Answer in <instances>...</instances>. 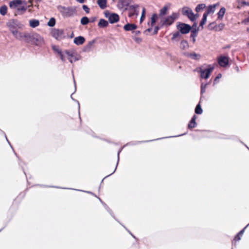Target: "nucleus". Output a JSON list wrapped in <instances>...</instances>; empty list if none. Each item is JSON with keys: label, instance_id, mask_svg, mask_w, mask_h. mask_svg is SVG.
Masks as SVG:
<instances>
[{"label": "nucleus", "instance_id": "a18cd8bd", "mask_svg": "<svg viewBox=\"0 0 249 249\" xmlns=\"http://www.w3.org/2000/svg\"><path fill=\"white\" fill-rule=\"evenodd\" d=\"M197 34H194L191 33V37L193 38V41L195 42L196 41V37Z\"/></svg>", "mask_w": 249, "mask_h": 249}, {"label": "nucleus", "instance_id": "20e7f679", "mask_svg": "<svg viewBox=\"0 0 249 249\" xmlns=\"http://www.w3.org/2000/svg\"><path fill=\"white\" fill-rule=\"evenodd\" d=\"M10 31H13L18 28H22L23 25L16 19H11L6 23Z\"/></svg>", "mask_w": 249, "mask_h": 249}, {"label": "nucleus", "instance_id": "09e8293b", "mask_svg": "<svg viewBox=\"0 0 249 249\" xmlns=\"http://www.w3.org/2000/svg\"><path fill=\"white\" fill-rule=\"evenodd\" d=\"M242 4H243V5H248V4H249V3H248L246 1H243V2H242Z\"/></svg>", "mask_w": 249, "mask_h": 249}, {"label": "nucleus", "instance_id": "cd10ccee", "mask_svg": "<svg viewBox=\"0 0 249 249\" xmlns=\"http://www.w3.org/2000/svg\"><path fill=\"white\" fill-rule=\"evenodd\" d=\"M245 229V228L242 230L241 231H240L239 232H238V234L235 235L234 238V241L235 242H237L241 240V237L243 234Z\"/></svg>", "mask_w": 249, "mask_h": 249}, {"label": "nucleus", "instance_id": "4468645a", "mask_svg": "<svg viewBox=\"0 0 249 249\" xmlns=\"http://www.w3.org/2000/svg\"><path fill=\"white\" fill-rule=\"evenodd\" d=\"M33 33H22V37L20 40L25 41L27 42H31Z\"/></svg>", "mask_w": 249, "mask_h": 249}, {"label": "nucleus", "instance_id": "bb28decb", "mask_svg": "<svg viewBox=\"0 0 249 249\" xmlns=\"http://www.w3.org/2000/svg\"><path fill=\"white\" fill-rule=\"evenodd\" d=\"M226 12V9L224 7H222L219 11L217 13L218 18L220 19H222L223 18V16Z\"/></svg>", "mask_w": 249, "mask_h": 249}, {"label": "nucleus", "instance_id": "de8ad7c7", "mask_svg": "<svg viewBox=\"0 0 249 249\" xmlns=\"http://www.w3.org/2000/svg\"><path fill=\"white\" fill-rule=\"evenodd\" d=\"M78 2L82 3L84 2L85 0H76Z\"/></svg>", "mask_w": 249, "mask_h": 249}, {"label": "nucleus", "instance_id": "b1692460", "mask_svg": "<svg viewBox=\"0 0 249 249\" xmlns=\"http://www.w3.org/2000/svg\"><path fill=\"white\" fill-rule=\"evenodd\" d=\"M119 0V6L120 8H124L125 9H127V7L128 5V2L125 1V0Z\"/></svg>", "mask_w": 249, "mask_h": 249}, {"label": "nucleus", "instance_id": "0eeeda50", "mask_svg": "<svg viewBox=\"0 0 249 249\" xmlns=\"http://www.w3.org/2000/svg\"><path fill=\"white\" fill-rule=\"evenodd\" d=\"M51 35L57 40H60L64 37L63 30L58 29H52Z\"/></svg>", "mask_w": 249, "mask_h": 249}, {"label": "nucleus", "instance_id": "1a4fd4ad", "mask_svg": "<svg viewBox=\"0 0 249 249\" xmlns=\"http://www.w3.org/2000/svg\"><path fill=\"white\" fill-rule=\"evenodd\" d=\"M64 54L65 56L66 55V57L68 58L71 63H73V62L78 60V58L76 55L75 53L73 52L65 51L64 52Z\"/></svg>", "mask_w": 249, "mask_h": 249}, {"label": "nucleus", "instance_id": "5fc2aeb1", "mask_svg": "<svg viewBox=\"0 0 249 249\" xmlns=\"http://www.w3.org/2000/svg\"><path fill=\"white\" fill-rule=\"evenodd\" d=\"M247 45L248 46H249V42H248V43L247 44Z\"/></svg>", "mask_w": 249, "mask_h": 249}, {"label": "nucleus", "instance_id": "f8f14e48", "mask_svg": "<svg viewBox=\"0 0 249 249\" xmlns=\"http://www.w3.org/2000/svg\"><path fill=\"white\" fill-rule=\"evenodd\" d=\"M213 70V67H211L208 69H206L204 70L201 71V76L203 78L207 79Z\"/></svg>", "mask_w": 249, "mask_h": 249}, {"label": "nucleus", "instance_id": "c03bdc74", "mask_svg": "<svg viewBox=\"0 0 249 249\" xmlns=\"http://www.w3.org/2000/svg\"><path fill=\"white\" fill-rule=\"evenodd\" d=\"M249 22V15L247 18H245L242 21V23L244 24H248Z\"/></svg>", "mask_w": 249, "mask_h": 249}, {"label": "nucleus", "instance_id": "dca6fc26", "mask_svg": "<svg viewBox=\"0 0 249 249\" xmlns=\"http://www.w3.org/2000/svg\"><path fill=\"white\" fill-rule=\"evenodd\" d=\"M52 48H53V50L54 51H55L58 54H59V55H60L61 59L63 61H65V57H66V56H65L64 53H63L62 52V51L60 50V49L59 48V47L58 46H53L52 47Z\"/></svg>", "mask_w": 249, "mask_h": 249}, {"label": "nucleus", "instance_id": "39448f33", "mask_svg": "<svg viewBox=\"0 0 249 249\" xmlns=\"http://www.w3.org/2000/svg\"><path fill=\"white\" fill-rule=\"evenodd\" d=\"M105 16L111 24L116 23L119 20V16L116 13H111L109 12L105 13Z\"/></svg>", "mask_w": 249, "mask_h": 249}, {"label": "nucleus", "instance_id": "393cba45", "mask_svg": "<svg viewBox=\"0 0 249 249\" xmlns=\"http://www.w3.org/2000/svg\"><path fill=\"white\" fill-rule=\"evenodd\" d=\"M97 4L102 9L107 7V0H97Z\"/></svg>", "mask_w": 249, "mask_h": 249}, {"label": "nucleus", "instance_id": "a19ab883", "mask_svg": "<svg viewBox=\"0 0 249 249\" xmlns=\"http://www.w3.org/2000/svg\"><path fill=\"white\" fill-rule=\"evenodd\" d=\"M224 26L225 24L224 23H220L217 26V30L218 31H221L224 28Z\"/></svg>", "mask_w": 249, "mask_h": 249}, {"label": "nucleus", "instance_id": "3c124183", "mask_svg": "<svg viewBox=\"0 0 249 249\" xmlns=\"http://www.w3.org/2000/svg\"><path fill=\"white\" fill-rule=\"evenodd\" d=\"M147 31L148 32H150V31H151V28H148V29L147 30Z\"/></svg>", "mask_w": 249, "mask_h": 249}, {"label": "nucleus", "instance_id": "c756f323", "mask_svg": "<svg viewBox=\"0 0 249 249\" xmlns=\"http://www.w3.org/2000/svg\"><path fill=\"white\" fill-rule=\"evenodd\" d=\"M7 7L4 5L0 7V14L2 16H5L7 14Z\"/></svg>", "mask_w": 249, "mask_h": 249}, {"label": "nucleus", "instance_id": "72a5a7b5", "mask_svg": "<svg viewBox=\"0 0 249 249\" xmlns=\"http://www.w3.org/2000/svg\"><path fill=\"white\" fill-rule=\"evenodd\" d=\"M206 6L205 4H199L196 8V11L197 12L203 9Z\"/></svg>", "mask_w": 249, "mask_h": 249}, {"label": "nucleus", "instance_id": "ddd939ff", "mask_svg": "<svg viewBox=\"0 0 249 249\" xmlns=\"http://www.w3.org/2000/svg\"><path fill=\"white\" fill-rule=\"evenodd\" d=\"M63 13L67 16H71L75 13V9L71 7H63Z\"/></svg>", "mask_w": 249, "mask_h": 249}, {"label": "nucleus", "instance_id": "6e6552de", "mask_svg": "<svg viewBox=\"0 0 249 249\" xmlns=\"http://www.w3.org/2000/svg\"><path fill=\"white\" fill-rule=\"evenodd\" d=\"M44 42L43 38L36 33H33L31 43L36 45H41Z\"/></svg>", "mask_w": 249, "mask_h": 249}, {"label": "nucleus", "instance_id": "4be33fe9", "mask_svg": "<svg viewBox=\"0 0 249 249\" xmlns=\"http://www.w3.org/2000/svg\"><path fill=\"white\" fill-rule=\"evenodd\" d=\"M185 55L191 57V58L195 60H198L200 58L201 55L199 54H197L195 53H185Z\"/></svg>", "mask_w": 249, "mask_h": 249}, {"label": "nucleus", "instance_id": "412c9836", "mask_svg": "<svg viewBox=\"0 0 249 249\" xmlns=\"http://www.w3.org/2000/svg\"><path fill=\"white\" fill-rule=\"evenodd\" d=\"M189 45L188 42L186 40H183L180 42L179 48L182 50H187L189 48Z\"/></svg>", "mask_w": 249, "mask_h": 249}, {"label": "nucleus", "instance_id": "2eb2a0df", "mask_svg": "<svg viewBox=\"0 0 249 249\" xmlns=\"http://www.w3.org/2000/svg\"><path fill=\"white\" fill-rule=\"evenodd\" d=\"M169 8V6L165 5L161 9H160L159 16V18H161V19H162V18H164V17H163V16L166 15L168 13Z\"/></svg>", "mask_w": 249, "mask_h": 249}, {"label": "nucleus", "instance_id": "e433bc0d", "mask_svg": "<svg viewBox=\"0 0 249 249\" xmlns=\"http://www.w3.org/2000/svg\"><path fill=\"white\" fill-rule=\"evenodd\" d=\"M158 16L156 14H153L151 17V25L153 26L156 22Z\"/></svg>", "mask_w": 249, "mask_h": 249}, {"label": "nucleus", "instance_id": "a878e982", "mask_svg": "<svg viewBox=\"0 0 249 249\" xmlns=\"http://www.w3.org/2000/svg\"><path fill=\"white\" fill-rule=\"evenodd\" d=\"M30 26L32 28H35L39 24V21L36 19H31L29 21Z\"/></svg>", "mask_w": 249, "mask_h": 249}, {"label": "nucleus", "instance_id": "f03ea898", "mask_svg": "<svg viewBox=\"0 0 249 249\" xmlns=\"http://www.w3.org/2000/svg\"><path fill=\"white\" fill-rule=\"evenodd\" d=\"M179 14L178 13H172L170 16L164 17L161 19L160 22L162 25L170 26L179 17Z\"/></svg>", "mask_w": 249, "mask_h": 249}, {"label": "nucleus", "instance_id": "37998d69", "mask_svg": "<svg viewBox=\"0 0 249 249\" xmlns=\"http://www.w3.org/2000/svg\"><path fill=\"white\" fill-rule=\"evenodd\" d=\"M83 9L84 10V11L87 13H89V9L88 8V7L87 5H84L82 6Z\"/></svg>", "mask_w": 249, "mask_h": 249}, {"label": "nucleus", "instance_id": "c85d7f7f", "mask_svg": "<svg viewBox=\"0 0 249 249\" xmlns=\"http://www.w3.org/2000/svg\"><path fill=\"white\" fill-rule=\"evenodd\" d=\"M196 116L194 115L192 118L190 123L188 124V127L189 128H192L195 127L196 125Z\"/></svg>", "mask_w": 249, "mask_h": 249}, {"label": "nucleus", "instance_id": "6e6d98bb", "mask_svg": "<svg viewBox=\"0 0 249 249\" xmlns=\"http://www.w3.org/2000/svg\"><path fill=\"white\" fill-rule=\"evenodd\" d=\"M95 20V19H92V21H94Z\"/></svg>", "mask_w": 249, "mask_h": 249}, {"label": "nucleus", "instance_id": "7c9ffc66", "mask_svg": "<svg viewBox=\"0 0 249 249\" xmlns=\"http://www.w3.org/2000/svg\"><path fill=\"white\" fill-rule=\"evenodd\" d=\"M191 29H192V30H191L192 33L194 34H197V33L199 30V28L197 27V25L196 23H194L192 27H191Z\"/></svg>", "mask_w": 249, "mask_h": 249}, {"label": "nucleus", "instance_id": "4c0bfd02", "mask_svg": "<svg viewBox=\"0 0 249 249\" xmlns=\"http://www.w3.org/2000/svg\"><path fill=\"white\" fill-rule=\"evenodd\" d=\"M145 9L144 8H143L142 9V16H141V19H140V22L142 23V21L143 20V19H144L145 18Z\"/></svg>", "mask_w": 249, "mask_h": 249}, {"label": "nucleus", "instance_id": "4d7b16f0", "mask_svg": "<svg viewBox=\"0 0 249 249\" xmlns=\"http://www.w3.org/2000/svg\"><path fill=\"white\" fill-rule=\"evenodd\" d=\"M113 1H115V0H112Z\"/></svg>", "mask_w": 249, "mask_h": 249}, {"label": "nucleus", "instance_id": "9b49d317", "mask_svg": "<svg viewBox=\"0 0 249 249\" xmlns=\"http://www.w3.org/2000/svg\"><path fill=\"white\" fill-rule=\"evenodd\" d=\"M138 7H139V6L138 5H130L128 7V10L129 11L128 16L129 17H132L135 15L137 16L139 14V11L137 10V9L138 8Z\"/></svg>", "mask_w": 249, "mask_h": 249}, {"label": "nucleus", "instance_id": "473e14b6", "mask_svg": "<svg viewBox=\"0 0 249 249\" xmlns=\"http://www.w3.org/2000/svg\"><path fill=\"white\" fill-rule=\"evenodd\" d=\"M89 22V19L86 17H83L81 19V23L82 25H87Z\"/></svg>", "mask_w": 249, "mask_h": 249}, {"label": "nucleus", "instance_id": "7ed1b4c3", "mask_svg": "<svg viewBox=\"0 0 249 249\" xmlns=\"http://www.w3.org/2000/svg\"><path fill=\"white\" fill-rule=\"evenodd\" d=\"M182 14L183 15H185L191 20H195L198 17V15H194L193 11L189 8L184 7L182 8L181 10Z\"/></svg>", "mask_w": 249, "mask_h": 249}, {"label": "nucleus", "instance_id": "864d4df0", "mask_svg": "<svg viewBox=\"0 0 249 249\" xmlns=\"http://www.w3.org/2000/svg\"><path fill=\"white\" fill-rule=\"evenodd\" d=\"M247 31H248V32L249 33V28H248V29H247Z\"/></svg>", "mask_w": 249, "mask_h": 249}, {"label": "nucleus", "instance_id": "6ab92c4d", "mask_svg": "<svg viewBox=\"0 0 249 249\" xmlns=\"http://www.w3.org/2000/svg\"><path fill=\"white\" fill-rule=\"evenodd\" d=\"M73 41L74 43L77 45H82L85 41V39L82 36H79L78 37H75Z\"/></svg>", "mask_w": 249, "mask_h": 249}, {"label": "nucleus", "instance_id": "49530a36", "mask_svg": "<svg viewBox=\"0 0 249 249\" xmlns=\"http://www.w3.org/2000/svg\"><path fill=\"white\" fill-rule=\"evenodd\" d=\"M159 29V27L156 26L155 28V30H154V34H156L158 32V30Z\"/></svg>", "mask_w": 249, "mask_h": 249}, {"label": "nucleus", "instance_id": "9d476101", "mask_svg": "<svg viewBox=\"0 0 249 249\" xmlns=\"http://www.w3.org/2000/svg\"><path fill=\"white\" fill-rule=\"evenodd\" d=\"M219 65L222 67H225L229 64V57L225 56H220L217 59Z\"/></svg>", "mask_w": 249, "mask_h": 249}, {"label": "nucleus", "instance_id": "8fccbe9b", "mask_svg": "<svg viewBox=\"0 0 249 249\" xmlns=\"http://www.w3.org/2000/svg\"><path fill=\"white\" fill-rule=\"evenodd\" d=\"M221 76V74H219L216 78L215 80H216L218 78H219Z\"/></svg>", "mask_w": 249, "mask_h": 249}, {"label": "nucleus", "instance_id": "2f4dec72", "mask_svg": "<svg viewBox=\"0 0 249 249\" xmlns=\"http://www.w3.org/2000/svg\"><path fill=\"white\" fill-rule=\"evenodd\" d=\"M55 24V19L54 18H52L48 22L47 25L50 27H53Z\"/></svg>", "mask_w": 249, "mask_h": 249}, {"label": "nucleus", "instance_id": "aec40b11", "mask_svg": "<svg viewBox=\"0 0 249 249\" xmlns=\"http://www.w3.org/2000/svg\"><path fill=\"white\" fill-rule=\"evenodd\" d=\"M12 33L15 37L18 40H20L22 37V33L18 31L17 29H14L13 31H10Z\"/></svg>", "mask_w": 249, "mask_h": 249}, {"label": "nucleus", "instance_id": "603ef678", "mask_svg": "<svg viewBox=\"0 0 249 249\" xmlns=\"http://www.w3.org/2000/svg\"><path fill=\"white\" fill-rule=\"evenodd\" d=\"M140 31H137V32H136V34L137 35H138V34H140Z\"/></svg>", "mask_w": 249, "mask_h": 249}, {"label": "nucleus", "instance_id": "c9c22d12", "mask_svg": "<svg viewBox=\"0 0 249 249\" xmlns=\"http://www.w3.org/2000/svg\"><path fill=\"white\" fill-rule=\"evenodd\" d=\"M195 112L198 114H200L202 113V108L199 104H198L196 106V109H195Z\"/></svg>", "mask_w": 249, "mask_h": 249}, {"label": "nucleus", "instance_id": "ea45409f", "mask_svg": "<svg viewBox=\"0 0 249 249\" xmlns=\"http://www.w3.org/2000/svg\"><path fill=\"white\" fill-rule=\"evenodd\" d=\"M180 33L178 32H177L173 34V36L172 37V40L175 39L176 38L179 37L180 36Z\"/></svg>", "mask_w": 249, "mask_h": 249}, {"label": "nucleus", "instance_id": "f704fd0d", "mask_svg": "<svg viewBox=\"0 0 249 249\" xmlns=\"http://www.w3.org/2000/svg\"><path fill=\"white\" fill-rule=\"evenodd\" d=\"M207 16H208L206 15V14H203V18H202V20H201V21L200 22V26H201L202 28H203V26L206 23Z\"/></svg>", "mask_w": 249, "mask_h": 249}, {"label": "nucleus", "instance_id": "f257e3e1", "mask_svg": "<svg viewBox=\"0 0 249 249\" xmlns=\"http://www.w3.org/2000/svg\"><path fill=\"white\" fill-rule=\"evenodd\" d=\"M26 5V1L22 0H13L9 3V7L11 8H17L19 11L25 12L27 9Z\"/></svg>", "mask_w": 249, "mask_h": 249}, {"label": "nucleus", "instance_id": "5701e85b", "mask_svg": "<svg viewBox=\"0 0 249 249\" xmlns=\"http://www.w3.org/2000/svg\"><path fill=\"white\" fill-rule=\"evenodd\" d=\"M98 25L100 28H105L108 25V23L107 20L104 19H101L99 20Z\"/></svg>", "mask_w": 249, "mask_h": 249}, {"label": "nucleus", "instance_id": "79ce46f5", "mask_svg": "<svg viewBox=\"0 0 249 249\" xmlns=\"http://www.w3.org/2000/svg\"><path fill=\"white\" fill-rule=\"evenodd\" d=\"M206 86H207V84H201V92L202 93H204L205 92V89H206Z\"/></svg>", "mask_w": 249, "mask_h": 249}, {"label": "nucleus", "instance_id": "f3484780", "mask_svg": "<svg viewBox=\"0 0 249 249\" xmlns=\"http://www.w3.org/2000/svg\"><path fill=\"white\" fill-rule=\"evenodd\" d=\"M219 3H217L213 5H209L207 8V11L204 14L208 16L209 14L213 13L216 7L219 6Z\"/></svg>", "mask_w": 249, "mask_h": 249}, {"label": "nucleus", "instance_id": "a211bd4d", "mask_svg": "<svg viewBox=\"0 0 249 249\" xmlns=\"http://www.w3.org/2000/svg\"><path fill=\"white\" fill-rule=\"evenodd\" d=\"M137 28V26L135 24L127 23L124 26V29L126 31H132Z\"/></svg>", "mask_w": 249, "mask_h": 249}, {"label": "nucleus", "instance_id": "58836bf2", "mask_svg": "<svg viewBox=\"0 0 249 249\" xmlns=\"http://www.w3.org/2000/svg\"><path fill=\"white\" fill-rule=\"evenodd\" d=\"M95 43L94 40H92L89 42L88 44L86 46L87 49H89L92 48Z\"/></svg>", "mask_w": 249, "mask_h": 249}, {"label": "nucleus", "instance_id": "423d86ee", "mask_svg": "<svg viewBox=\"0 0 249 249\" xmlns=\"http://www.w3.org/2000/svg\"><path fill=\"white\" fill-rule=\"evenodd\" d=\"M177 27L182 34H186L191 30V27L189 25L183 23L179 22Z\"/></svg>", "mask_w": 249, "mask_h": 249}]
</instances>
